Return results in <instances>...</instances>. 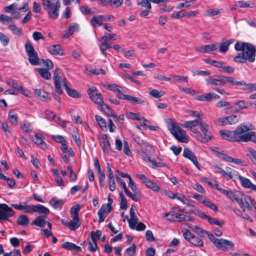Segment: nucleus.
<instances>
[{
    "label": "nucleus",
    "instance_id": "18",
    "mask_svg": "<svg viewBox=\"0 0 256 256\" xmlns=\"http://www.w3.org/2000/svg\"><path fill=\"white\" fill-rule=\"evenodd\" d=\"M252 105V102H249L244 100H240L235 103L234 105L232 106V108L236 112L242 110L247 108L249 106Z\"/></svg>",
    "mask_w": 256,
    "mask_h": 256
},
{
    "label": "nucleus",
    "instance_id": "56",
    "mask_svg": "<svg viewBox=\"0 0 256 256\" xmlns=\"http://www.w3.org/2000/svg\"><path fill=\"white\" fill-rule=\"evenodd\" d=\"M221 10L218 9H210L206 11L205 15L206 16H214L218 15L220 14Z\"/></svg>",
    "mask_w": 256,
    "mask_h": 256
},
{
    "label": "nucleus",
    "instance_id": "13",
    "mask_svg": "<svg viewBox=\"0 0 256 256\" xmlns=\"http://www.w3.org/2000/svg\"><path fill=\"white\" fill-rule=\"evenodd\" d=\"M111 211L112 210L108 208V206H106V204H102L98 212L99 217V220H98V222L101 223L103 222Z\"/></svg>",
    "mask_w": 256,
    "mask_h": 256
},
{
    "label": "nucleus",
    "instance_id": "5",
    "mask_svg": "<svg viewBox=\"0 0 256 256\" xmlns=\"http://www.w3.org/2000/svg\"><path fill=\"white\" fill-rule=\"evenodd\" d=\"M25 50L28 56V62L32 66L39 64V58L38 52L34 50L32 44L29 42L26 43Z\"/></svg>",
    "mask_w": 256,
    "mask_h": 256
},
{
    "label": "nucleus",
    "instance_id": "33",
    "mask_svg": "<svg viewBox=\"0 0 256 256\" xmlns=\"http://www.w3.org/2000/svg\"><path fill=\"white\" fill-rule=\"evenodd\" d=\"M242 82L244 84L242 86H244L242 89L245 92L250 93L256 91V83L246 84L244 80H242Z\"/></svg>",
    "mask_w": 256,
    "mask_h": 256
},
{
    "label": "nucleus",
    "instance_id": "59",
    "mask_svg": "<svg viewBox=\"0 0 256 256\" xmlns=\"http://www.w3.org/2000/svg\"><path fill=\"white\" fill-rule=\"evenodd\" d=\"M126 116L128 119L142 120L141 116L139 114H136L132 112H129L126 114Z\"/></svg>",
    "mask_w": 256,
    "mask_h": 256
},
{
    "label": "nucleus",
    "instance_id": "37",
    "mask_svg": "<svg viewBox=\"0 0 256 256\" xmlns=\"http://www.w3.org/2000/svg\"><path fill=\"white\" fill-rule=\"evenodd\" d=\"M34 212H38L42 215H48L50 214L49 209L42 204L35 205Z\"/></svg>",
    "mask_w": 256,
    "mask_h": 256
},
{
    "label": "nucleus",
    "instance_id": "64",
    "mask_svg": "<svg viewBox=\"0 0 256 256\" xmlns=\"http://www.w3.org/2000/svg\"><path fill=\"white\" fill-rule=\"evenodd\" d=\"M136 246L133 244L131 246L126 250V253L128 256H132L136 252Z\"/></svg>",
    "mask_w": 256,
    "mask_h": 256
},
{
    "label": "nucleus",
    "instance_id": "31",
    "mask_svg": "<svg viewBox=\"0 0 256 256\" xmlns=\"http://www.w3.org/2000/svg\"><path fill=\"white\" fill-rule=\"evenodd\" d=\"M222 160L224 161L233 162L236 164L240 165V166H244V162L242 161L240 159L238 158H232V156H228L227 155H223L222 156Z\"/></svg>",
    "mask_w": 256,
    "mask_h": 256
},
{
    "label": "nucleus",
    "instance_id": "1",
    "mask_svg": "<svg viewBox=\"0 0 256 256\" xmlns=\"http://www.w3.org/2000/svg\"><path fill=\"white\" fill-rule=\"evenodd\" d=\"M234 49L238 52L234 58V61L236 63L244 64L248 62L252 63L256 56V46L250 42H237L234 44Z\"/></svg>",
    "mask_w": 256,
    "mask_h": 256
},
{
    "label": "nucleus",
    "instance_id": "12",
    "mask_svg": "<svg viewBox=\"0 0 256 256\" xmlns=\"http://www.w3.org/2000/svg\"><path fill=\"white\" fill-rule=\"evenodd\" d=\"M108 38L106 35H104L102 36L100 39L99 41L100 42L101 44L99 45V48L101 53L106 56V50L107 49L111 48V46L108 42Z\"/></svg>",
    "mask_w": 256,
    "mask_h": 256
},
{
    "label": "nucleus",
    "instance_id": "15",
    "mask_svg": "<svg viewBox=\"0 0 256 256\" xmlns=\"http://www.w3.org/2000/svg\"><path fill=\"white\" fill-rule=\"evenodd\" d=\"M62 83L64 88L68 94L74 98H80L81 95L80 93H78L76 90L73 88H70L68 86V84L67 83V81L66 78H64L62 80Z\"/></svg>",
    "mask_w": 256,
    "mask_h": 256
},
{
    "label": "nucleus",
    "instance_id": "51",
    "mask_svg": "<svg viewBox=\"0 0 256 256\" xmlns=\"http://www.w3.org/2000/svg\"><path fill=\"white\" fill-rule=\"evenodd\" d=\"M190 242L192 245L194 246H202L204 245V242L202 240H201L198 237L196 236H194L192 238H191Z\"/></svg>",
    "mask_w": 256,
    "mask_h": 256
},
{
    "label": "nucleus",
    "instance_id": "48",
    "mask_svg": "<svg viewBox=\"0 0 256 256\" xmlns=\"http://www.w3.org/2000/svg\"><path fill=\"white\" fill-rule=\"evenodd\" d=\"M218 45L217 43L205 45V53H212L217 50Z\"/></svg>",
    "mask_w": 256,
    "mask_h": 256
},
{
    "label": "nucleus",
    "instance_id": "14",
    "mask_svg": "<svg viewBox=\"0 0 256 256\" xmlns=\"http://www.w3.org/2000/svg\"><path fill=\"white\" fill-rule=\"evenodd\" d=\"M222 194L226 196L230 200H236L238 203V201H240V198L242 192L240 191L233 192L232 190H224Z\"/></svg>",
    "mask_w": 256,
    "mask_h": 256
},
{
    "label": "nucleus",
    "instance_id": "22",
    "mask_svg": "<svg viewBox=\"0 0 256 256\" xmlns=\"http://www.w3.org/2000/svg\"><path fill=\"white\" fill-rule=\"evenodd\" d=\"M46 224L45 216L44 215H40L36 216L32 222V224L39 227L44 228Z\"/></svg>",
    "mask_w": 256,
    "mask_h": 256
},
{
    "label": "nucleus",
    "instance_id": "29",
    "mask_svg": "<svg viewBox=\"0 0 256 256\" xmlns=\"http://www.w3.org/2000/svg\"><path fill=\"white\" fill-rule=\"evenodd\" d=\"M34 92V94L42 101L49 102L51 100L50 98L48 96V94L42 92L41 89H36Z\"/></svg>",
    "mask_w": 256,
    "mask_h": 256
},
{
    "label": "nucleus",
    "instance_id": "53",
    "mask_svg": "<svg viewBox=\"0 0 256 256\" xmlns=\"http://www.w3.org/2000/svg\"><path fill=\"white\" fill-rule=\"evenodd\" d=\"M108 2L111 7L118 8L122 4L124 0H109Z\"/></svg>",
    "mask_w": 256,
    "mask_h": 256
},
{
    "label": "nucleus",
    "instance_id": "25",
    "mask_svg": "<svg viewBox=\"0 0 256 256\" xmlns=\"http://www.w3.org/2000/svg\"><path fill=\"white\" fill-rule=\"evenodd\" d=\"M196 230H198V232L202 234H206L210 240L214 244V246L216 245V243L218 239L216 238L212 234L210 233L208 231L203 230L202 228L198 226H196Z\"/></svg>",
    "mask_w": 256,
    "mask_h": 256
},
{
    "label": "nucleus",
    "instance_id": "24",
    "mask_svg": "<svg viewBox=\"0 0 256 256\" xmlns=\"http://www.w3.org/2000/svg\"><path fill=\"white\" fill-rule=\"evenodd\" d=\"M238 180L242 186L246 188L252 190L253 188V186L254 185L252 183L249 179L243 177L240 175L238 176Z\"/></svg>",
    "mask_w": 256,
    "mask_h": 256
},
{
    "label": "nucleus",
    "instance_id": "34",
    "mask_svg": "<svg viewBox=\"0 0 256 256\" xmlns=\"http://www.w3.org/2000/svg\"><path fill=\"white\" fill-rule=\"evenodd\" d=\"M49 204L52 207L56 209L62 206L64 204V201L56 197H53L50 200Z\"/></svg>",
    "mask_w": 256,
    "mask_h": 256
},
{
    "label": "nucleus",
    "instance_id": "43",
    "mask_svg": "<svg viewBox=\"0 0 256 256\" xmlns=\"http://www.w3.org/2000/svg\"><path fill=\"white\" fill-rule=\"evenodd\" d=\"M203 136L200 132H198L196 135V138L197 140L200 141L203 143H206L208 142L212 138V136L209 134H204Z\"/></svg>",
    "mask_w": 256,
    "mask_h": 256
},
{
    "label": "nucleus",
    "instance_id": "39",
    "mask_svg": "<svg viewBox=\"0 0 256 256\" xmlns=\"http://www.w3.org/2000/svg\"><path fill=\"white\" fill-rule=\"evenodd\" d=\"M8 28L14 35L20 36L23 34L22 30L21 28H18L14 24H9L8 25Z\"/></svg>",
    "mask_w": 256,
    "mask_h": 256
},
{
    "label": "nucleus",
    "instance_id": "3",
    "mask_svg": "<svg viewBox=\"0 0 256 256\" xmlns=\"http://www.w3.org/2000/svg\"><path fill=\"white\" fill-rule=\"evenodd\" d=\"M168 129L170 133L180 142L186 143L188 142V138L186 136V132L181 128L177 126L172 119H170L168 122Z\"/></svg>",
    "mask_w": 256,
    "mask_h": 256
},
{
    "label": "nucleus",
    "instance_id": "45",
    "mask_svg": "<svg viewBox=\"0 0 256 256\" xmlns=\"http://www.w3.org/2000/svg\"><path fill=\"white\" fill-rule=\"evenodd\" d=\"M198 119L194 120L186 121L184 123L182 124V126L185 128H190V130L194 126H198Z\"/></svg>",
    "mask_w": 256,
    "mask_h": 256
},
{
    "label": "nucleus",
    "instance_id": "54",
    "mask_svg": "<svg viewBox=\"0 0 256 256\" xmlns=\"http://www.w3.org/2000/svg\"><path fill=\"white\" fill-rule=\"evenodd\" d=\"M220 98V96L215 93H207L206 94V101L211 102L212 100H218Z\"/></svg>",
    "mask_w": 256,
    "mask_h": 256
},
{
    "label": "nucleus",
    "instance_id": "38",
    "mask_svg": "<svg viewBox=\"0 0 256 256\" xmlns=\"http://www.w3.org/2000/svg\"><path fill=\"white\" fill-rule=\"evenodd\" d=\"M95 119L102 130L104 132L107 131L108 128L106 120L98 115L95 116Z\"/></svg>",
    "mask_w": 256,
    "mask_h": 256
},
{
    "label": "nucleus",
    "instance_id": "32",
    "mask_svg": "<svg viewBox=\"0 0 256 256\" xmlns=\"http://www.w3.org/2000/svg\"><path fill=\"white\" fill-rule=\"evenodd\" d=\"M132 138L142 148H147L152 147L148 142H145L140 136L133 134Z\"/></svg>",
    "mask_w": 256,
    "mask_h": 256
},
{
    "label": "nucleus",
    "instance_id": "19",
    "mask_svg": "<svg viewBox=\"0 0 256 256\" xmlns=\"http://www.w3.org/2000/svg\"><path fill=\"white\" fill-rule=\"evenodd\" d=\"M120 98L121 100H126L129 102L134 104H144V101L143 100L142 98L136 96H133L130 95H122Z\"/></svg>",
    "mask_w": 256,
    "mask_h": 256
},
{
    "label": "nucleus",
    "instance_id": "20",
    "mask_svg": "<svg viewBox=\"0 0 256 256\" xmlns=\"http://www.w3.org/2000/svg\"><path fill=\"white\" fill-rule=\"evenodd\" d=\"M32 141L38 146H40V148L45 150L48 148V146L44 142L42 138V135L40 133H36L34 134V138L32 140Z\"/></svg>",
    "mask_w": 256,
    "mask_h": 256
},
{
    "label": "nucleus",
    "instance_id": "11",
    "mask_svg": "<svg viewBox=\"0 0 256 256\" xmlns=\"http://www.w3.org/2000/svg\"><path fill=\"white\" fill-rule=\"evenodd\" d=\"M183 156L190 160L198 168L200 169L196 156L190 150L185 148L183 152Z\"/></svg>",
    "mask_w": 256,
    "mask_h": 256
},
{
    "label": "nucleus",
    "instance_id": "30",
    "mask_svg": "<svg viewBox=\"0 0 256 256\" xmlns=\"http://www.w3.org/2000/svg\"><path fill=\"white\" fill-rule=\"evenodd\" d=\"M234 42L233 39H230L219 44V51L221 53H226L228 50L230 45Z\"/></svg>",
    "mask_w": 256,
    "mask_h": 256
},
{
    "label": "nucleus",
    "instance_id": "58",
    "mask_svg": "<svg viewBox=\"0 0 256 256\" xmlns=\"http://www.w3.org/2000/svg\"><path fill=\"white\" fill-rule=\"evenodd\" d=\"M204 61L208 64L214 66L215 67L220 68L222 66V62L211 59H205Z\"/></svg>",
    "mask_w": 256,
    "mask_h": 256
},
{
    "label": "nucleus",
    "instance_id": "23",
    "mask_svg": "<svg viewBox=\"0 0 256 256\" xmlns=\"http://www.w3.org/2000/svg\"><path fill=\"white\" fill-rule=\"evenodd\" d=\"M220 134L223 139L228 141L234 142V131L228 130H220Z\"/></svg>",
    "mask_w": 256,
    "mask_h": 256
},
{
    "label": "nucleus",
    "instance_id": "50",
    "mask_svg": "<svg viewBox=\"0 0 256 256\" xmlns=\"http://www.w3.org/2000/svg\"><path fill=\"white\" fill-rule=\"evenodd\" d=\"M198 125L200 126V129L204 134H210V132H208V126L205 122L202 121L201 118L198 119Z\"/></svg>",
    "mask_w": 256,
    "mask_h": 256
},
{
    "label": "nucleus",
    "instance_id": "10",
    "mask_svg": "<svg viewBox=\"0 0 256 256\" xmlns=\"http://www.w3.org/2000/svg\"><path fill=\"white\" fill-rule=\"evenodd\" d=\"M234 246V244L232 241L223 238L218 239L216 243V245H215V246L217 248L224 251H228V246L233 248Z\"/></svg>",
    "mask_w": 256,
    "mask_h": 256
},
{
    "label": "nucleus",
    "instance_id": "60",
    "mask_svg": "<svg viewBox=\"0 0 256 256\" xmlns=\"http://www.w3.org/2000/svg\"><path fill=\"white\" fill-rule=\"evenodd\" d=\"M12 21V18L4 14H0V22L2 24L10 23Z\"/></svg>",
    "mask_w": 256,
    "mask_h": 256
},
{
    "label": "nucleus",
    "instance_id": "17",
    "mask_svg": "<svg viewBox=\"0 0 256 256\" xmlns=\"http://www.w3.org/2000/svg\"><path fill=\"white\" fill-rule=\"evenodd\" d=\"M224 76H219L216 78H210L206 79V82L208 84L215 86H224Z\"/></svg>",
    "mask_w": 256,
    "mask_h": 256
},
{
    "label": "nucleus",
    "instance_id": "27",
    "mask_svg": "<svg viewBox=\"0 0 256 256\" xmlns=\"http://www.w3.org/2000/svg\"><path fill=\"white\" fill-rule=\"evenodd\" d=\"M104 17L103 15H98L94 16L90 20V24L93 27H98L102 25V18Z\"/></svg>",
    "mask_w": 256,
    "mask_h": 256
},
{
    "label": "nucleus",
    "instance_id": "57",
    "mask_svg": "<svg viewBox=\"0 0 256 256\" xmlns=\"http://www.w3.org/2000/svg\"><path fill=\"white\" fill-rule=\"evenodd\" d=\"M10 40V38L6 35L0 32V42L3 46H8Z\"/></svg>",
    "mask_w": 256,
    "mask_h": 256
},
{
    "label": "nucleus",
    "instance_id": "42",
    "mask_svg": "<svg viewBox=\"0 0 256 256\" xmlns=\"http://www.w3.org/2000/svg\"><path fill=\"white\" fill-rule=\"evenodd\" d=\"M104 112L108 116L116 117V115L114 112L111 108L107 104L103 102L102 105L100 106Z\"/></svg>",
    "mask_w": 256,
    "mask_h": 256
},
{
    "label": "nucleus",
    "instance_id": "7",
    "mask_svg": "<svg viewBox=\"0 0 256 256\" xmlns=\"http://www.w3.org/2000/svg\"><path fill=\"white\" fill-rule=\"evenodd\" d=\"M0 221H10L8 218L12 216L15 214L14 211L6 204H0Z\"/></svg>",
    "mask_w": 256,
    "mask_h": 256
},
{
    "label": "nucleus",
    "instance_id": "44",
    "mask_svg": "<svg viewBox=\"0 0 256 256\" xmlns=\"http://www.w3.org/2000/svg\"><path fill=\"white\" fill-rule=\"evenodd\" d=\"M224 85L226 83H230L232 86H241L244 84L241 81H235L234 78L232 76H224Z\"/></svg>",
    "mask_w": 256,
    "mask_h": 256
},
{
    "label": "nucleus",
    "instance_id": "55",
    "mask_svg": "<svg viewBox=\"0 0 256 256\" xmlns=\"http://www.w3.org/2000/svg\"><path fill=\"white\" fill-rule=\"evenodd\" d=\"M6 82L8 86L12 87L14 90H17L18 91L20 88H19L20 87V86L18 85V82H16V80H12V78L7 80Z\"/></svg>",
    "mask_w": 256,
    "mask_h": 256
},
{
    "label": "nucleus",
    "instance_id": "9",
    "mask_svg": "<svg viewBox=\"0 0 256 256\" xmlns=\"http://www.w3.org/2000/svg\"><path fill=\"white\" fill-rule=\"evenodd\" d=\"M136 176L142 182L144 183L146 186L153 190L154 192H160V188L154 182L152 181L144 174H138Z\"/></svg>",
    "mask_w": 256,
    "mask_h": 256
},
{
    "label": "nucleus",
    "instance_id": "46",
    "mask_svg": "<svg viewBox=\"0 0 256 256\" xmlns=\"http://www.w3.org/2000/svg\"><path fill=\"white\" fill-rule=\"evenodd\" d=\"M8 119L13 125L16 126L18 124V116L12 110L8 112Z\"/></svg>",
    "mask_w": 256,
    "mask_h": 256
},
{
    "label": "nucleus",
    "instance_id": "63",
    "mask_svg": "<svg viewBox=\"0 0 256 256\" xmlns=\"http://www.w3.org/2000/svg\"><path fill=\"white\" fill-rule=\"evenodd\" d=\"M228 124H233L238 122L239 120V116L236 115H232L227 116Z\"/></svg>",
    "mask_w": 256,
    "mask_h": 256
},
{
    "label": "nucleus",
    "instance_id": "8",
    "mask_svg": "<svg viewBox=\"0 0 256 256\" xmlns=\"http://www.w3.org/2000/svg\"><path fill=\"white\" fill-rule=\"evenodd\" d=\"M88 94L90 100L100 106L104 102L101 94L98 92L96 87L89 88L88 90Z\"/></svg>",
    "mask_w": 256,
    "mask_h": 256
},
{
    "label": "nucleus",
    "instance_id": "61",
    "mask_svg": "<svg viewBox=\"0 0 256 256\" xmlns=\"http://www.w3.org/2000/svg\"><path fill=\"white\" fill-rule=\"evenodd\" d=\"M238 6L240 8H254V3L250 4L248 2L238 1L237 2Z\"/></svg>",
    "mask_w": 256,
    "mask_h": 256
},
{
    "label": "nucleus",
    "instance_id": "36",
    "mask_svg": "<svg viewBox=\"0 0 256 256\" xmlns=\"http://www.w3.org/2000/svg\"><path fill=\"white\" fill-rule=\"evenodd\" d=\"M34 70L38 72L40 76L44 79L50 80L51 78L50 72L46 68H36Z\"/></svg>",
    "mask_w": 256,
    "mask_h": 256
},
{
    "label": "nucleus",
    "instance_id": "40",
    "mask_svg": "<svg viewBox=\"0 0 256 256\" xmlns=\"http://www.w3.org/2000/svg\"><path fill=\"white\" fill-rule=\"evenodd\" d=\"M144 160L146 162H149L152 164V167L153 168H156L159 167H164L166 166V164L164 163L161 162H156L155 159H151L149 156H146L144 158Z\"/></svg>",
    "mask_w": 256,
    "mask_h": 256
},
{
    "label": "nucleus",
    "instance_id": "4",
    "mask_svg": "<svg viewBox=\"0 0 256 256\" xmlns=\"http://www.w3.org/2000/svg\"><path fill=\"white\" fill-rule=\"evenodd\" d=\"M42 4L44 9L47 11L50 18L55 20L58 18L60 7L59 0H58L55 4L52 0H42Z\"/></svg>",
    "mask_w": 256,
    "mask_h": 256
},
{
    "label": "nucleus",
    "instance_id": "49",
    "mask_svg": "<svg viewBox=\"0 0 256 256\" xmlns=\"http://www.w3.org/2000/svg\"><path fill=\"white\" fill-rule=\"evenodd\" d=\"M149 94L150 96L154 98H160L165 94L164 91H158L156 89H153L150 91Z\"/></svg>",
    "mask_w": 256,
    "mask_h": 256
},
{
    "label": "nucleus",
    "instance_id": "28",
    "mask_svg": "<svg viewBox=\"0 0 256 256\" xmlns=\"http://www.w3.org/2000/svg\"><path fill=\"white\" fill-rule=\"evenodd\" d=\"M80 226V218L72 217V220L68 222V226L70 230H74L78 228Z\"/></svg>",
    "mask_w": 256,
    "mask_h": 256
},
{
    "label": "nucleus",
    "instance_id": "2",
    "mask_svg": "<svg viewBox=\"0 0 256 256\" xmlns=\"http://www.w3.org/2000/svg\"><path fill=\"white\" fill-rule=\"evenodd\" d=\"M254 126L252 124H242L238 126L234 131V142H248L249 141L250 136L252 132H246L250 130H253Z\"/></svg>",
    "mask_w": 256,
    "mask_h": 256
},
{
    "label": "nucleus",
    "instance_id": "52",
    "mask_svg": "<svg viewBox=\"0 0 256 256\" xmlns=\"http://www.w3.org/2000/svg\"><path fill=\"white\" fill-rule=\"evenodd\" d=\"M80 209V206L78 204L75 205L71 208L70 212L73 218H79L78 212Z\"/></svg>",
    "mask_w": 256,
    "mask_h": 256
},
{
    "label": "nucleus",
    "instance_id": "16",
    "mask_svg": "<svg viewBox=\"0 0 256 256\" xmlns=\"http://www.w3.org/2000/svg\"><path fill=\"white\" fill-rule=\"evenodd\" d=\"M48 52L52 55L64 56V54L60 44L51 45L47 48Z\"/></svg>",
    "mask_w": 256,
    "mask_h": 256
},
{
    "label": "nucleus",
    "instance_id": "62",
    "mask_svg": "<svg viewBox=\"0 0 256 256\" xmlns=\"http://www.w3.org/2000/svg\"><path fill=\"white\" fill-rule=\"evenodd\" d=\"M45 114L49 118H52L56 122H58V120H61L60 117L56 116V114L53 112L49 110H46Z\"/></svg>",
    "mask_w": 256,
    "mask_h": 256
},
{
    "label": "nucleus",
    "instance_id": "41",
    "mask_svg": "<svg viewBox=\"0 0 256 256\" xmlns=\"http://www.w3.org/2000/svg\"><path fill=\"white\" fill-rule=\"evenodd\" d=\"M16 223L19 226H25L29 224L30 220L26 215L20 214L17 219Z\"/></svg>",
    "mask_w": 256,
    "mask_h": 256
},
{
    "label": "nucleus",
    "instance_id": "26",
    "mask_svg": "<svg viewBox=\"0 0 256 256\" xmlns=\"http://www.w3.org/2000/svg\"><path fill=\"white\" fill-rule=\"evenodd\" d=\"M108 88L110 90L114 92H118V93L117 96L120 99H121L120 97L122 95H126L123 94V92H125V90L120 86L116 84H111L108 86Z\"/></svg>",
    "mask_w": 256,
    "mask_h": 256
},
{
    "label": "nucleus",
    "instance_id": "35",
    "mask_svg": "<svg viewBox=\"0 0 256 256\" xmlns=\"http://www.w3.org/2000/svg\"><path fill=\"white\" fill-rule=\"evenodd\" d=\"M90 237H91L92 240V241L94 244H92V242H89L88 249L89 250H90L92 252H94L96 251V250L98 248V244H97L96 240L94 237V232H93V231L91 232Z\"/></svg>",
    "mask_w": 256,
    "mask_h": 256
},
{
    "label": "nucleus",
    "instance_id": "21",
    "mask_svg": "<svg viewBox=\"0 0 256 256\" xmlns=\"http://www.w3.org/2000/svg\"><path fill=\"white\" fill-rule=\"evenodd\" d=\"M182 214L172 212L169 213H166L164 217L170 221H176L182 222L180 220L182 219Z\"/></svg>",
    "mask_w": 256,
    "mask_h": 256
},
{
    "label": "nucleus",
    "instance_id": "47",
    "mask_svg": "<svg viewBox=\"0 0 256 256\" xmlns=\"http://www.w3.org/2000/svg\"><path fill=\"white\" fill-rule=\"evenodd\" d=\"M22 128L26 133H30L32 132V126L30 122L26 120H24L21 125Z\"/></svg>",
    "mask_w": 256,
    "mask_h": 256
},
{
    "label": "nucleus",
    "instance_id": "6",
    "mask_svg": "<svg viewBox=\"0 0 256 256\" xmlns=\"http://www.w3.org/2000/svg\"><path fill=\"white\" fill-rule=\"evenodd\" d=\"M255 202L254 200L252 199L250 196L246 195L242 192L240 198V201L238 204L243 212L246 210H251Z\"/></svg>",
    "mask_w": 256,
    "mask_h": 256
}]
</instances>
